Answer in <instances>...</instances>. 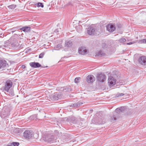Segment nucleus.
Returning <instances> with one entry per match:
<instances>
[{
  "label": "nucleus",
  "instance_id": "obj_1",
  "mask_svg": "<svg viewBox=\"0 0 146 146\" xmlns=\"http://www.w3.org/2000/svg\"><path fill=\"white\" fill-rule=\"evenodd\" d=\"M46 142L49 143H52L56 142V139L54 137L50 134H47L44 135L42 139Z\"/></svg>",
  "mask_w": 146,
  "mask_h": 146
},
{
  "label": "nucleus",
  "instance_id": "obj_2",
  "mask_svg": "<svg viewBox=\"0 0 146 146\" xmlns=\"http://www.w3.org/2000/svg\"><path fill=\"white\" fill-rule=\"evenodd\" d=\"M13 85L12 81L9 80H7L4 83V86L3 87V90L5 91L8 92Z\"/></svg>",
  "mask_w": 146,
  "mask_h": 146
},
{
  "label": "nucleus",
  "instance_id": "obj_3",
  "mask_svg": "<svg viewBox=\"0 0 146 146\" xmlns=\"http://www.w3.org/2000/svg\"><path fill=\"white\" fill-rule=\"evenodd\" d=\"M101 30H97V29L96 30L95 29L92 27H89L87 30V33L90 35H94L95 33L96 35H98L101 33Z\"/></svg>",
  "mask_w": 146,
  "mask_h": 146
},
{
  "label": "nucleus",
  "instance_id": "obj_4",
  "mask_svg": "<svg viewBox=\"0 0 146 146\" xmlns=\"http://www.w3.org/2000/svg\"><path fill=\"white\" fill-rule=\"evenodd\" d=\"M9 110L8 108L4 107L2 112L0 113V115L2 118H4L7 117L9 115Z\"/></svg>",
  "mask_w": 146,
  "mask_h": 146
},
{
  "label": "nucleus",
  "instance_id": "obj_5",
  "mask_svg": "<svg viewBox=\"0 0 146 146\" xmlns=\"http://www.w3.org/2000/svg\"><path fill=\"white\" fill-rule=\"evenodd\" d=\"M8 65L6 61L0 60V69L2 70L5 69L7 68Z\"/></svg>",
  "mask_w": 146,
  "mask_h": 146
},
{
  "label": "nucleus",
  "instance_id": "obj_6",
  "mask_svg": "<svg viewBox=\"0 0 146 146\" xmlns=\"http://www.w3.org/2000/svg\"><path fill=\"white\" fill-rule=\"evenodd\" d=\"M106 76L102 73L98 74L97 76L98 80L100 82H104L106 80Z\"/></svg>",
  "mask_w": 146,
  "mask_h": 146
},
{
  "label": "nucleus",
  "instance_id": "obj_7",
  "mask_svg": "<svg viewBox=\"0 0 146 146\" xmlns=\"http://www.w3.org/2000/svg\"><path fill=\"white\" fill-rule=\"evenodd\" d=\"M108 82L110 86H113L116 83V80L112 76H110L108 80Z\"/></svg>",
  "mask_w": 146,
  "mask_h": 146
},
{
  "label": "nucleus",
  "instance_id": "obj_8",
  "mask_svg": "<svg viewBox=\"0 0 146 146\" xmlns=\"http://www.w3.org/2000/svg\"><path fill=\"white\" fill-rule=\"evenodd\" d=\"M107 30L110 32L114 31L115 29V26L112 24L110 23L107 25Z\"/></svg>",
  "mask_w": 146,
  "mask_h": 146
},
{
  "label": "nucleus",
  "instance_id": "obj_9",
  "mask_svg": "<svg viewBox=\"0 0 146 146\" xmlns=\"http://www.w3.org/2000/svg\"><path fill=\"white\" fill-rule=\"evenodd\" d=\"M23 135L26 138L29 139L33 136L32 131L29 130H26L23 133Z\"/></svg>",
  "mask_w": 146,
  "mask_h": 146
},
{
  "label": "nucleus",
  "instance_id": "obj_10",
  "mask_svg": "<svg viewBox=\"0 0 146 146\" xmlns=\"http://www.w3.org/2000/svg\"><path fill=\"white\" fill-rule=\"evenodd\" d=\"M87 81L88 83L93 82L95 80L94 76L92 75H90L88 76L86 78Z\"/></svg>",
  "mask_w": 146,
  "mask_h": 146
},
{
  "label": "nucleus",
  "instance_id": "obj_11",
  "mask_svg": "<svg viewBox=\"0 0 146 146\" xmlns=\"http://www.w3.org/2000/svg\"><path fill=\"white\" fill-rule=\"evenodd\" d=\"M139 62L142 65H146V57L145 56H142L140 57L139 59Z\"/></svg>",
  "mask_w": 146,
  "mask_h": 146
},
{
  "label": "nucleus",
  "instance_id": "obj_12",
  "mask_svg": "<svg viewBox=\"0 0 146 146\" xmlns=\"http://www.w3.org/2000/svg\"><path fill=\"white\" fill-rule=\"evenodd\" d=\"M30 66L32 67L37 68L40 67L41 65L38 62H32L29 64Z\"/></svg>",
  "mask_w": 146,
  "mask_h": 146
},
{
  "label": "nucleus",
  "instance_id": "obj_13",
  "mask_svg": "<svg viewBox=\"0 0 146 146\" xmlns=\"http://www.w3.org/2000/svg\"><path fill=\"white\" fill-rule=\"evenodd\" d=\"M87 52V50L84 47L80 48L78 49L79 53L82 55H84Z\"/></svg>",
  "mask_w": 146,
  "mask_h": 146
},
{
  "label": "nucleus",
  "instance_id": "obj_14",
  "mask_svg": "<svg viewBox=\"0 0 146 146\" xmlns=\"http://www.w3.org/2000/svg\"><path fill=\"white\" fill-rule=\"evenodd\" d=\"M12 46L13 47L17 48H19L21 47V45L17 41H15L14 43H12Z\"/></svg>",
  "mask_w": 146,
  "mask_h": 146
},
{
  "label": "nucleus",
  "instance_id": "obj_15",
  "mask_svg": "<svg viewBox=\"0 0 146 146\" xmlns=\"http://www.w3.org/2000/svg\"><path fill=\"white\" fill-rule=\"evenodd\" d=\"M72 45V42L70 40H67L66 41L65 46L68 47H70Z\"/></svg>",
  "mask_w": 146,
  "mask_h": 146
},
{
  "label": "nucleus",
  "instance_id": "obj_16",
  "mask_svg": "<svg viewBox=\"0 0 146 146\" xmlns=\"http://www.w3.org/2000/svg\"><path fill=\"white\" fill-rule=\"evenodd\" d=\"M19 143L17 142H13L11 143H9L7 146H19Z\"/></svg>",
  "mask_w": 146,
  "mask_h": 146
},
{
  "label": "nucleus",
  "instance_id": "obj_17",
  "mask_svg": "<svg viewBox=\"0 0 146 146\" xmlns=\"http://www.w3.org/2000/svg\"><path fill=\"white\" fill-rule=\"evenodd\" d=\"M105 53L104 51L102 50H100L98 52L96 53V55L98 56H104L105 55Z\"/></svg>",
  "mask_w": 146,
  "mask_h": 146
},
{
  "label": "nucleus",
  "instance_id": "obj_18",
  "mask_svg": "<svg viewBox=\"0 0 146 146\" xmlns=\"http://www.w3.org/2000/svg\"><path fill=\"white\" fill-rule=\"evenodd\" d=\"M60 98V96L58 94L56 93L53 96V99L54 100H57Z\"/></svg>",
  "mask_w": 146,
  "mask_h": 146
},
{
  "label": "nucleus",
  "instance_id": "obj_19",
  "mask_svg": "<svg viewBox=\"0 0 146 146\" xmlns=\"http://www.w3.org/2000/svg\"><path fill=\"white\" fill-rule=\"evenodd\" d=\"M68 121H70V120H71L72 122L74 123H76V118L73 117H69L68 119Z\"/></svg>",
  "mask_w": 146,
  "mask_h": 146
},
{
  "label": "nucleus",
  "instance_id": "obj_20",
  "mask_svg": "<svg viewBox=\"0 0 146 146\" xmlns=\"http://www.w3.org/2000/svg\"><path fill=\"white\" fill-rule=\"evenodd\" d=\"M30 28L28 27L22 28L20 29V30H22L25 32H27L30 30Z\"/></svg>",
  "mask_w": 146,
  "mask_h": 146
},
{
  "label": "nucleus",
  "instance_id": "obj_21",
  "mask_svg": "<svg viewBox=\"0 0 146 146\" xmlns=\"http://www.w3.org/2000/svg\"><path fill=\"white\" fill-rule=\"evenodd\" d=\"M137 41V42H138L139 44L146 43V38Z\"/></svg>",
  "mask_w": 146,
  "mask_h": 146
},
{
  "label": "nucleus",
  "instance_id": "obj_22",
  "mask_svg": "<svg viewBox=\"0 0 146 146\" xmlns=\"http://www.w3.org/2000/svg\"><path fill=\"white\" fill-rule=\"evenodd\" d=\"M62 47V45L60 44H58L57 45L54 49L52 50V51L53 52L54 50H58L59 49Z\"/></svg>",
  "mask_w": 146,
  "mask_h": 146
},
{
  "label": "nucleus",
  "instance_id": "obj_23",
  "mask_svg": "<svg viewBox=\"0 0 146 146\" xmlns=\"http://www.w3.org/2000/svg\"><path fill=\"white\" fill-rule=\"evenodd\" d=\"M35 5L36 6L38 7H41L43 8L44 7L43 4L42 3L39 2L37 4H36Z\"/></svg>",
  "mask_w": 146,
  "mask_h": 146
},
{
  "label": "nucleus",
  "instance_id": "obj_24",
  "mask_svg": "<svg viewBox=\"0 0 146 146\" xmlns=\"http://www.w3.org/2000/svg\"><path fill=\"white\" fill-rule=\"evenodd\" d=\"M82 27L81 26H77L76 27V29L78 32L80 33L81 32Z\"/></svg>",
  "mask_w": 146,
  "mask_h": 146
},
{
  "label": "nucleus",
  "instance_id": "obj_25",
  "mask_svg": "<svg viewBox=\"0 0 146 146\" xmlns=\"http://www.w3.org/2000/svg\"><path fill=\"white\" fill-rule=\"evenodd\" d=\"M16 7V5L12 4L8 6V7L9 9H15Z\"/></svg>",
  "mask_w": 146,
  "mask_h": 146
},
{
  "label": "nucleus",
  "instance_id": "obj_26",
  "mask_svg": "<svg viewBox=\"0 0 146 146\" xmlns=\"http://www.w3.org/2000/svg\"><path fill=\"white\" fill-rule=\"evenodd\" d=\"M116 117L115 115H113L112 116L110 119V121L112 122H114L116 120Z\"/></svg>",
  "mask_w": 146,
  "mask_h": 146
},
{
  "label": "nucleus",
  "instance_id": "obj_27",
  "mask_svg": "<svg viewBox=\"0 0 146 146\" xmlns=\"http://www.w3.org/2000/svg\"><path fill=\"white\" fill-rule=\"evenodd\" d=\"M124 108L123 107H121L120 108H117L116 109L115 111H116L117 112V111H121L122 112L124 110Z\"/></svg>",
  "mask_w": 146,
  "mask_h": 146
},
{
  "label": "nucleus",
  "instance_id": "obj_28",
  "mask_svg": "<svg viewBox=\"0 0 146 146\" xmlns=\"http://www.w3.org/2000/svg\"><path fill=\"white\" fill-rule=\"evenodd\" d=\"M102 49L105 50L108 47V45L105 43H103L102 45Z\"/></svg>",
  "mask_w": 146,
  "mask_h": 146
},
{
  "label": "nucleus",
  "instance_id": "obj_29",
  "mask_svg": "<svg viewBox=\"0 0 146 146\" xmlns=\"http://www.w3.org/2000/svg\"><path fill=\"white\" fill-rule=\"evenodd\" d=\"M126 41V40L125 38H121L119 39V42L123 43L124 42H125Z\"/></svg>",
  "mask_w": 146,
  "mask_h": 146
},
{
  "label": "nucleus",
  "instance_id": "obj_30",
  "mask_svg": "<svg viewBox=\"0 0 146 146\" xmlns=\"http://www.w3.org/2000/svg\"><path fill=\"white\" fill-rule=\"evenodd\" d=\"M63 92H69L70 91L69 88L67 87H64V89L62 90Z\"/></svg>",
  "mask_w": 146,
  "mask_h": 146
},
{
  "label": "nucleus",
  "instance_id": "obj_31",
  "mask_svg": "<svg viewBox=\"0 0 146 146\" xmlns=\"http://www.w3.org/2000/svg\"><path fill=\"white\" fill-rule=\"evenodd\" d=\"M80 79V78H75L74 80V82L76 83H78L79 82Z\"/></svg>",
  "mask_w": 146,
  "mask_h": 146
},
{
  "label": "nucleus",
  "instance_id": "obj_32",
  "mask_svg": "<svg viewBox=\"0 0 146 146\" xmlns=\"http://www.w3.org/2000/svg\"><path fill=\"white\" fill-rule=\"evenodd\" d=\"M137 42V40H136V41H132V42H129V43H127V45H131V44H134L135 43H136V42Z\"/></svg>",
  "mask_w": 146,
  "mask_h": 146
},
{
  "label": "nucleus",
  "instance_id": "obj_33",
  "mask_svg": "<svg viewBox=\"0 0 146 146\" xmlns=\"http://www.w3.org/2000/svg\"><path fill=\"white\" fill-rule=\"evenodd\" d=\"M124 95V94L123 93H118L117 95L116 96L117 97H119V96H122Z\"/></svg>",
  "mask_w": 146,
  "mask_h": 146
},
{
  "label": "nucleus",
  "instance_id": "obj_34",
  "mask_svg": "<svg viewBox=\"0 0 146 146\" xmlns=\"http://www.w3.org/2000/svg\"><path fill=\"white\" fill-rule=\"evenodd\" d=\"M44 55V53H41L40 54L39 56V58H42L43 57Z\"/></svg>",
  "mask_w": 146,
  "mask_h": 146
},
{
  "label": "nucleus",
  "instance_id": "obj_35",
  "mask_svg": "<svg viewBox=\"0 0 146 146\" xmlns=\"http://www.w3.org/2000/svg\"><path fill=\"white\" fill-rule=\"evenodd\" d=\"M20 26H17L16 27H15L13 28V29H20Z\"/></svg>",
  "mask_w": 146,
  "mask_h": 146
},
{
  "label": "nucleus",
  "instance_id": "obj_36",
  "mask_svg": "<svg viewBox=\"0 0 146 146\" xmlns=\"http://www.w3.org/2000/svg\"><path fill=\"white\" fill-rule=\"evenodd\" d=\"M11 30L12 31L11 32L13 33L16 31V29H13V28L11 29Z\"/></svg>",
  "mask_w": 146,
  "mask_h": 146
},
{
  "label": "nucleus",
  "instance_id": "obj_37",
  "mask_svg": "<svg viewBox=\"0 0 146 146\" xmlns=\"http://www.w3.org/2000/svg\"><path fill=\"white\" fill-rule=\"evenodd\" d=\"M25 68V65H23L21 66V68L24 69Z\"/></svg>",
  "mask_w": 146,
  "mask_h": 146
},
{
  "label": "nucleus",
  "instance_id": "obj_38",
  "mask_svg": "<svg viewBox=\"0 0 146 146\" xmlns=\"http://www.w3.org/2000/svg\"><path fill=\"white\" fill-rule=\"evenodd\" d=\"M58 30L56 29L55 31V32H58Z\"/></svg>",
  "mask_w": 146,
  "mask_h": 146
},
{
  "label": "nucleus",
  "instance_id": "obj_39",
  "mask_svg": "<svg viewBox=\"0 0 146 146\" xmlns=\"http://www.w3.org/2000/svg\"><path fill=\"white\" fill-rule=\"evenodd\" d=\"M137 39L138 38V37H137Z\"/></svg>",
  "mask_w": 146,
  "mask_h": 146
}]
</instances>
